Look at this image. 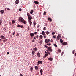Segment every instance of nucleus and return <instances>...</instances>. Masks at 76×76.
Here are the masks:
<instances>
[{
  "instance_id": "dca6fc26",
  "label": "nucleus",
  "mask_w": 76,
  "mask_h": 76,
  "mask_svg": "<svg viewBox=\"0 0 76 76\" xmlns=\"http://www.w3.org/2000/svg\"><path fill=\"white\" fill-rule=\"evenodd\" d=\"M40 72L41 75H42V72H43V71L42 70V69H41L40 70Z\"/></svg>"
},
{
  "instance_id": "0e129e2a",
  "label": "nucleus",
  "mask_w": 76,
  "mask_h": 76,
  "mask_svg": "<svg viewBox=\"0 0 76 76\" xmlns=\"http://www.w3.org/2000/svg\"><path fill=\"white\" fill-rule=\"evenodd\" d=\"M0 76H1V75H0Z\"/></svg>"
},
{
  "instance_id": "f03ea898",
  "label": "nucleus",
  "mask_w": 76,
  "mask_h": 76,
  "mask_svg": "<svg viewBox=\"0 0 76 76\" xmlns=\"http://www.w3.org/2000/svg\"><path fill=\"white\" fill-rule=\"evenodd\" d=\"M27 16H28V18L29 20H31L32 19V17L31 16V15L28 13L27 14Z\"/></svg>"
},
{
  "instance_id": "13d9d810",
  "label": "nucleus",
  "mask_w": 76,
  "mask_h": 76,
  "mask_svg": "<svg viewBox=\"0 0 76 76\" xmlns=\"http://www.w3.org/2000/svg\"><path fill=\"white\" fill-rule=\"evenodd\" d=\"M75 56L76 57V53L75 54Z\"/></svg>"
},
{
  "instance_id": "c9c22d12",
  "label": "nucleus",
  "mask_w": 76,
  "mask_h": 76,
  "mask_svg": "<svg viewBox=\"0 0 76 76\" xmlns=\"http://www.w3.org/2000/svg\"><path fill=\"white\" fill-rule=\"evenodd\" d=\"M12 23L13 24L15 23V21L14 20L12 21Z\"/></svg>"
},
{
  "instance_id": "58836bf2",
  "label": "nucleus",
  "mask_w": 76,
  "mask_h": 76,
  "mask_svg": "<svg viewBox=\"0 0 76 76\" xmlns=\"http://www.w3.org/2000/svg\"><path fill=\"white\" fill-rule=\"evenodd\" d=\"M19 11H22V9L21 8H20L19 9Z\"/></svg>"
},
{
  "instance_id": "f8f14e48",
  "label": "nucleus",
  "mask_w": 76,
  "mask_h": 76,
  "mask_svg": "<svg viewBox=\"0 0 76 76\" xmlns=\"http://www.w3.org/2000/svg\"><path fill=\"white\" fill-rule=\"evenodd\" d=\"M48 20H50V22H52V19L50 17H48Z\"/></svg>"
},
{
  "instance_id": "49530a36",
  "label": "nucleus",
  "mask_w": 76,
  "mask_h": 76,
  "mask_svg": "<svg viewBox=\"0 0 76 76\" xmlns=\"http://www.w3.org/2000/svg\"><path fill=\"white\" fill-rule=\"evenodd\" d=\"M7 10H10V9H9V8H7Z\"/></svg>"
},
{
  "instance_id": "9b49d317",
  "label": "nucleus",
  "mask_w": 76,
  "mask_h": 76,
  "mask_svg": "<svg viewBox=\"0 0 76 76\" xmlns=\"http://www.w3.org/2000/svg\"><path fill=\"white\" fill-rule=\"evenodd\" d=\"M37 57H39L41 56L40 55V53H39V52H38L37 53Z\"/></svg>"
},
{
  "instance_id": "72a5a7b5",
  "label": "nucleus",
  "mask_w": 76,
  "mask_h": 76,
  "mask_svg": "<svg viewBox=\"0 0 76 76\" xmlns=\"http://www.w3.org/2000/svg\"><path fill=\"white\" fill-rule=\"evenodd\" d=\"M43 30H46V28L45 27H44V28H43Z\"/></svg>"
},
{
  "instance_id": "bb28decb",
  "label": "nucleus",
  "mask_w": 76,
  "mask_h": 76,
  "mask_svg": "<svg viewBox=\"0 0 76 76\" xmlns=\"http://www.w3.org/2000/svg\"><path fill=\"white\" fill-rule=\"evenodd\" d=\"M33 12H34V11L33 10H31V11L30 13L31 14H32Z\"/></svg>"
},
{
  "instance_id": "ddd939ff",
  "label": "nucleus",
  "mask_w": 76,
  "mask_h": 76,
  "mask_svg": "<svg viewBox=\"0 0 76 76\" xmlns=\"http://www.w3.org/2000/svg\"><path fill=\"white\" fill-rule=\"evenodd\" d=\"M48 60H50V61H52L53 60V58H48Z\"/></svg>"
},
{
  "instance_id": "bf43d9fd",
  "label": "nucleus",
  "mask_w": 76,
  "mask_h": 76,
  "mask_svg": "<svg viewBox=\"0 0 76 76\" xmlns=\"http://www.w3.org/2000/svg\"><path fill=\"white\" fill-rule=\"evenodd\" d=\"M0 41H1V39H0Z\"/></svg>"
},
{
  "instance_id": "6e6d98bb",
  "label": "nucleus",
  "mask_w": 76,
  "mask_h": 76,
  "mask_svg": "<svg viewBox=\"0 0 76 76\" xmlns=\"http://www.w3.org/2000/svg\"><path fill=\"white\" fill-rule=\"evenodd\" d=\"M50 41L51 42H53V40L51 39L50 40Z\"/></svg>"
},
{
  "instance_id": "6ab92c4d",
  "label": "nucleus",
  "mask_w": 76,
  "mask_h": 76,
  "mask_svg": "<svg viewBox=\"0 0 76 76\" xmlns=\"http://www.w3.org/2000/svg\"><path fill=\"white\" fill-rule=\"evenodd\" d=\"M32 54H35V50L34 49H33V50L32 52Z\"/></svg>"
},
{
  "instance_id": "052dcab7",
  "label": "nucleus",
  "mask_w": 76,
  "mask_h": 76,
  "mask_svg": "<svg viewBox=\"0 0 76 76\" xmlns=\"http://www.w3.org/2000/svg\"><path fill=\"white\" fill-rule=\"evenodd\" d=\"M45 53H47V52L45 51Z\"/></svg>"
},
{
  "instance_id": "9d476101",
  "label": "nucleus",
  "mask_w": 76,
  "mask_h": 76,
  "mask_svg": "<svg viewBox=\"0 0 76 76\" xmlns=\"http://www.w3.org/2000/svg\"><path fill=\"white\" fill-rule=\"evenodd\" d=\"M30 35L31 36V37H33L34 36V33H31L30 34Z\"/></svg>"
},
{
  "instance_id": "20e7f679",
  "label": "nucleus",
  "mask_w": 76,
  "mask_h": 76,
  "mask_svg": "<svg viewBox=\"0 0 76 76\" xmlns=\"http://www.w3.org/2000/svg\"><path fill=\"white\" fill-rule=\"evenodd\" d=\"M41 34L43 35L44 38H46V37H47V35H46L45 33V32L44 31H42Z\"/></svg>"
},
{
  "instance_id": "e433bc0d",
  "label": "nucleus",
  "mask_w": 76,
  "mask_h": 76,
  "mask_svg": "<svg viewBox=\"0 0 76 76\" xmlns=\"http://www.w3.org/2000/svg\"><path fill=\"white\" fill-rule=\"evenodd\" d=\"M19 33H17L16 34L17 37H18L19 36Z\"/></svg>"
},
{
  "instance_id": "4be33fe9",
  "label": "nucleus",
  "mask_w": 76,
  "mask_h": 76,
  "mask_svg": "<svg viewBox=\"0 0 76 76\" xmlns=\"http://www.w3.org/2000/svg\"><path fill=\"white\" fill-rule=\"evenodd\" d=\"M35 70H38V66H36L35 67Z\"/></svg>"
},
{
  "instance_id": "f704fd0d",
  "label": "nucleus",
  "mask_w": 76,
  "mask_h": 76,
  "mask_svg": "<svg viewBox=\"0 0 76 76\" xmlns=\"http://www.w3.org/2000/svg\"><path fill=\"white\" fill-rule=\"evenodd\" d=\"M49 51H48L47 52V53L48 54H49V55H50V52H49Z\"/></svg>"
},
{
  "instance_id": "a211bd4d",
  "label": "nucleus",
  "mask_w": 76,
  "mask_h": 76,
  "mask_svg": "<svg viewBox=\"0 0 76 76\" xmlns=\"http://www.w3.org/2000/svg\"><path fill=\"white\" fill-rule=\"evenodd\" d=\"M38 38V35H37V36H35V37H34V39H36V38Z\"/></svg>"
},
{
  "instance_id": "4d7b16f0",
  "label": "nucleus",
  "mask_w": 76,
  "mask_h": 76,
  "mask_svg": "<svg viewBox=\"0 0 76 76\" xmlns=\"http://www.w3.org/2000/svg\"><path fill=\"white\" fill-rule=\"evenodd\" d=\"M39 26H40L39 25H38L37 26V27H39Z\"/></svg>"
},
{
  "instance_id": "603ef678",
  "label": "nucleus",
  "mask_w": 76,
  "mask_h": 76,
  "mask_svg": "<svg viewBox=\"0 0 76 76\" xmlns=\"http://www.w3.org/2000/svg\"><path fill=\"white\" fill-rule=\"evenodd\" d=\"M37 34V32H34V34H35V35H36V34Z\"/></svg>"
},
{
  "instance_id": "473e14b6",
  "label": "nucleus",
  "mask_w": 76,
  "mask_h": 76,
  "mask_svg": "<svg viewBox=\"0 0 76 76\" xmlns=\"http://www.w3.org/2000/svg\"><path fill=\"white\" fill-rule=\"evenodd\" d=\"M58 51L59 52V53H61V50H60V49H58Z\"/></svg>"
},
{
  "instance_id": "864d4df0",
  "label": "nucleus",
  "mask_w": 76,
  "mask_h": 76,
  "mask_svg": "<svg viewBox=\"0 0 76 76\" xmlns=\"http://www.w3.org/2000/svg\"><path fill=\"white\" fill-rule=\"evenodd\" d=\"M7 54H9V52H7Z\"/></svg>"
},
{
  "instance_id": "7ed1b4c3",
  "label": "nucleus",
  "mask_w": 76,
  "mask_h": 76,
  "mask_svg": "<svg viewBox=\"0 0 76 76\" xmlns=\"http://www.w3.org/2000/svg\"><path fill=\"white\" fill-rule=\"evenodd\" d=\"M47 49L48 50H47V52H48V51H50V52H52V51H53V50L51 48V47H48Z\"/></svg>"
},
{
  "instance_id": "a18cd8bd",
  "label": "nucleus",
  "mask_w": 76,
  "mask_h": 76,
  "mask_svg": "<svg viewBox=\"0 0 76 76\" xmlns=\"http://www.w3.org/2000/svg\"><path fill=\"white\" fill-rule=\"evenodd\" d=\"M53 37L54 38H56V36H53Z\"/></svg>"
},
{
  "instance_id": "5fc2aeb1",
  "label": "nucleus",
  "mask_w": 76,
  "mask_h": 76,
  "mask_svg": "<svg viewBox=\"0 0 76 76\" xmlns=\"http://www.w3.org/2000/svg\"><path fill=\"white\" fill-rule=\"evenodd\" d=\"M34 41H35V40H32V42H34Z\"/></svg>"
},
{
  "instance_id": "f3484780",
  "label": "nucleus",
  "mask_w": 76,
  "mask_h": 76,
  "mask_svg": "<svg viewBox=\"0 0 76 76\" xmlns=\"http://www.w3.org/2000/svg\"><path fill=\"white\" fill-rule=\"evenodd\" d=\"M38 64H40V63L42 64V61H38Z\"/></svg>"
},
{
  "instance_id": "a19ab883",
  "label": "nucleus",
  "mask_w": 76,
  "mask_h": 76,
  "mask_svg": "<svg viewBox=\"0 0 76 76\" xmlns=\"http://www.w3.org/2000/svg\"><path fill=\"white\" fill-rule=\"evenodd\" d=\"M15 31L13 32L12 33V35H15Z\"/></svg>"
},
{
  "instance_id": "5701e85b",
  "label": "nucleus",
  "mask_w": 76,
  "mask_h": 76,
  "mask_svg": "<svg viewBox=\"0 0 76 76\" xmlns=\"http://www.w3.org/2000/svg\"><path fill=\"white\" fill-rule=\"evenodd\" d=\"M4 11L3 10H1L0 11V12H1V13H4Z\"/></svg>"
},
{
  "instance_id": "e2e57ef3",
  "label": "nucleus",
  "mask_w": 76,
  "mask_h": 76,
  "mask_svg": "<svg viewBox=\"0 0 76 76\" xmlns=\"http://www.w3.org/2000/svg\"><path fill=\"white\" fill-rule=\"evenodd\" d=\"M4 30H5V31H6V29L4 28Z\"/></svg>"
},
{
  "instance_id": "7c9ffc66",
  "label": "nucleus",
  "mask_w": 76,
  "mask_h": 76,
  "mask_svg": "<svg viewBox=\"0 0 76 76\" xmlns=\"http://www.w3.org/2000/svg\"><path fill=\"white\" fill-rule=\"evenodd\" d=\"M30 70L31 71H32L33 70V68L32 67L30 68Z\"/></svg>"
},
{
  "instance_id": "de8ad7c7",
  "label": "nucleus",
  "mask_w": 76,
  "mask_h": 76,
  "mask_svg": "<svg viewBox=\"0 0 76 76\" xmlns=\"http://www.w3.org/2000/svg\"><path fill=\"white\" fill-rule=\"evenodd\" d=\"M58 39V38H57L56 39V41H59V39Z\"/></svg>"
},
{
  "instance_id": "3c124183",
  "label": "nucleus",
  "mask_w": 76,
  "mask_h": 76,
  "mask_svg": "<svg viewBox=\"0 0 76 76\" xmlns=\"http://www.w3.org/2000/svg\"><path fill=\"white\" fill-rule=\"evenodd\" d=\"M20 76H23V75L22 74H20Z\"/></svg>"
},
{
  "instance_id": "b1692460",
  "label": "nucleus",
  "mask_w": 76,
  "mask_h": 76,
  "mask_svg": "<svg viewBox=\"0 0 76 76\" xmlns=\"http://www.w3.org/2000/svg\"><path fill=\"white\" fill-rule=\"evenodd\" d=\"M43 37V36H42V35H40V38L41 39H42Z\"/></svg>"
},
{
  "instance_id": "a878e982",
  "label": "nucleus",
  "mask_w": 76,
  "mask_h": 76,
  "mask_svg": "<svg viewBox=\"0 0 76 76\" xmlns=\"http://www.w3.org/2000/svg\"><path fill=\"white\" fill-rule=\"evenodd\" d=\"M34 3L36 4H38L39 3V2L37 1H35Z\"/></svg>"
},
{
  "instance_id": "1a4fd4ad",
  "label": "nucleus",
  "mask_w": 76,
  "mask_h": 76,
  "mask_svg": "<svg viewBox=\"0 0 76 76\" xmlns=\"http://www.w3.org/2000/svg\"><path fill=\"white\" fill-rule=\"evenodd\" d=\"M28 22H29L30 26H32V21H31V20H28Z\"/></svg>"
},
{
  "instance_id": "6e6552de",
  "label": "nucleus",
  "mask_w": 76,
  "mask_h": 76,
  "mask_svg": "<svg viewBox=\"0 0 76 76\" xmlns=\"http://www.w3.org/2000/svg\"><path fill=\"white\" fill-rule=\"evenodd\" d=\"M50 39H46L45 40V42L46 43H48L50 42Z\"/></svg>"
},
{
  "instance_id": "aec40b11",
  "label": "nucleus",
  "mask_w": 76,
  "mask_h": 76,
  "mask_svg": "<svg viewBox=\"0 0 76 76\" xmlns=\"http://www.w3.org/2000/svg\"><path fill=\"white\" fill-rule=\"evenodd\" d=\"M48 56V54H45V56H44V58H45Z\"/></svg>"
},
{
  "instance_id": "4c0bfd02",
  "label": "nucleus",
  "mask_w": 76,
  "mask_h": 76,
  "mask_svg": "<svg viewBox=\"0 0 76 76\" xmlns=\"http://www.w3.org/2000/svg\"><path fill=\"white\" fill-rule=\"evenodd\" d=\"M34 50H35V51H37V48H34Z\"/></svg>"
},
{
  "instance_id": "cd10ccee",
  "label": "nucleus",
  "mask_w": 76,
  "mask_h": 76,
  "mask_svg": "<svg viewBox=\"0 0 76 76\" xmlns=\"http://www.w3.org/2000/svg\"><path fill=\"white\" fill-rule=\"evenodd\" d=\"M48 43L47 44V45H51V44L50 43Z\"/></svg>"
},
{
  "instance_id": "680f3d73",
  "label": "nucleus",
  "mask_w": 76,
  "mask_h": 76,
  "mask_svg": "<svg viewBox=\"0 0 76 76\" xmlns=\"http://www.w3.org/2000/svg\"><path fill=\"white\" fill-rule=\"evenodd\" d=\"M63 53H64L63 52H62V54H63Z\"/></svg>"
},
{
  "instance_id": "8fccbe9b",
  "label": "nucleus",
  "mask_w": 76,
  "mask_h": 76,
  "mask_svg": "<svg viewBox=\"0 0 76 76\" xmlns=\"http://www.w3.org/2000/svg\"><path fill=\"white\" fill-rule=\"evenodd\" d=\"M45 48H48V46H47V45H45Z\"/></svg>"
},
{
  "instance_id": "2eb2a0df",
  "label": "nucleus",
  "mask_w": 76,
  "mask_h": 76,
  "mask_svg": "<svg viewBox=\"0 0 76 76\" xmlns=\"http://www.w3.org/2000/svg\"><path fill=\"white\" fill-rule=\"evenodd\" d=\"M19 0H16L15 1V3L16 4H18L19 3Z\"/></svg>"
},
{
  "instance_id": "f257e3e1",
  "label": "nucleus",
  "mask_w": 76,
  "mask_h": 76,
  "mask_svg": "<svg viewBox=\"0 0 76 76\" xmlns=\"http://www.w3.org/2000/svg\"><path fill=\"white\" fill-rule=\"evenodd\" d=\"M20 20L21 21V22H22L23 23H24V24H26V21H25V20L23 19V18L22 17H20L19 18Z\"/></svg>"
},
{
  "instance_id": "c756f323",
  "label": "nucleus",
  "mask_w": 76,
  "mask_h": 76,
  "mask_svg": "<svg viewBox=\"0 0 76 76\" xmlns=\"http://www.w3.org/2000/svg\"><path fill=\"white\" fill-rule=\"evenodd\" d=\"M54 46H55V47H57V45H56V44H53Z\"/></svg>"
},
{
  "instance_id": "0eeeda50",
  "label": "nucleus",
  "mask_w": 76,
  "mask_h": 76,
  "mask_svg": "<svg viewBox=\"0 0 76 76\" xmlns=\"http://www.w3.org/2000/svg\"><path fill=\"white\" fill-rule=\"evenodd\" d=\"M61 35L60 34H58V35L57 36V38H58L59 39H60L61 38Z\"/></svg>"
},
{
  "instance_id": "412c9836",
  "label": "nucleus",
  "mask_w": 76,
  "mask_h": 76,
  "mask_svg": "<svg viewBox=\"0 0 76 76\" xmlns=\"http://www.w3.org/2000/svg\"><path fill=\"white\" fill-rule=\"evenodd\" d=\"M45 33L47 35H48L49 34H50V32L47 31L46 32H45Z\"/></svg>"
},
{
  "instance_id": "393cba45",
  "label": "nucleus",
  "mask_w": 76,
  "mask_h": 76,
  "mask_svg": "<svg viewBox=\"0 0 76 76\" xmlns=\"http://www.w3.org/2000/svg\"><path fill=\"white\" fill-rule=\"evenodd\" d=\"M33 24L34 25V26H35V25H36V22H35V21H34Z\"/></svg>"
},
{
  "instance_id": "c03bdc74",
  "label": "nucleus",
  "mask_w": 76,
  "mask_h": 76,
  "mask_svg": "<svg viewBox=\"0 0 76 76\" xmlns=\"http://www.w3.org/2000/svg\"><path fill=\"white\" fill-rule=\"evenodd\" d=\"M1 22H2V21L1 20H0V25H1Z\"/></svg>"
},
{
  "instance_id": "2f4dec72",
  "label": "nucleus",
  "mask_w": 76,
  "mask_h": 76,
  "mask_svg": "<svg viewBox=\"0 0 76 76\" xmlns=\"http://www.w3.org/2000/svg\"><path fill=\"white\" fill-rule=\"evenodd\" d=\"M46 15V12H44L43 13V15L44 16L45 15Z\"/></svg>"
},
{
  "instance_id": "4468645a",
  "label": "nucleus",
  "mask_w": 76,
  "mask_h": 76,
  "mask_svg": "<svg viewBox=\"0 0 76 76\" xmlns=\"http://www.w3.org/2000/svg\"><path fill=\"white\" fill-rule=\"evenodd\" d=\"M67 42H64V43H62V44L63 45H67Z\"/></svg>"
},
{
  "instance_id": "423d86ee",
  "label": "nucleus",
  "mask_w": 76,
  "mask_h": 76,
  "mask_svg": "<svg viewBox=\"0 0 76 76\" xmlns=\"http://www.w3.org/2000/svg\"><path fill=\"white\" fill-rule=\"evenodd\" d=\"M17 27H18V28L21 27V28H24L23 26H21V25H18L17 26Z\"/></svg>"
},
{
  "instance_id": "ea45409f",
  "label": "nucleus",
  "mask_w": 76,
  "mask_h": 76,
  "mask_svg": "<svg viewBox=\"0 0 76 76\" xmlns=\"http://www.w3.org/2000/svg\"><path fill=\"white\" fill-rule=\"evenodd\" d=\"M7 41V39H5V40H3V42H5V41Z\"/></svg>"
},
{
  "instance_id": "37998d69",
  "label": "nucleus",
  "mask_w": 76,
  "mask_h": 76,
  "mask_svg": "<svg viewBox=\"0 0 76 76\" xmlns=\"http://www.w3.org/2000/svg\"><path fill=\"white\" fill-rule=\"evenodd\" d=\"M74 53H75V50H74L72 51L73 54H74Z\"/></svg>"
},
{
  "instance_id": "69168bd1",
  "label": "nucleus",
  "mask_w": 76,
  "mask_h": 76,
  "mask_svg": "<svg viewBox=\"0 0 76 76\" xmlns=\"http://www.w3.org/2000/svg\"><path fill=\"white\" fill-rule=\"evenodd\" d=\"M11 36V37H12V36Z\"/></svg>"
},
{
  "instance_id": "39448f33",
  "label": "nucleus",
  "mask_w": 76,
  "mask_h": 76,
  "mask_svg": "<svg viewBox=\"0 0 76 76\" xmlns=\"http://www.w3.org/2000/svg\"><path fill=\"white\" fill-rule=\"evenodd\" d=\"M0 38H1V39H4L6 38V37L3 35H1L0 37Z\"/></svg>"
},
{
  "instance_id": "c85d7f7f",
  "label": "nucleus",
  "mask_w": 76,
  "mask_h": 76,
  "mask_svg": "<svg viewBox=\"0 0 76 76\" xmlns=\"http://www.w3.org/2000/svg\"><path fill=\"white\" fill-rule=\"evenodd\" d=\"M60 41L61 43H63V41L62 39H60Z\"/></svg>"
},
{
  "instance_id": "338daca9",
  "label": "nucleus",
  "mask_w": 76,
  "mask_h": 76,
  "mask_svg": "<svg viewBox=\"0 0 76 76\" xmlns=\"http://www.w3.org/2000/svg\"><path fill=\"white\" fill-rule=\"evenodd\" d=\"M11 36V37H12V36Z\"/></svg>"
},
{
  "instance_id": "09e8293b",
  "label": "nucleus",
  "mask_w": 76,
  "mask_h": 76,
  "mask_svg": "<svg viewBox=\"0 0 76 76\" xmlns=\"http://www.w3.org/2000/svg\"><path fill=\"white\" fill-rule=\"evenodd\" d=\"M27 29H28V31H29V27H28Z\"/></svg>"
},
{
  "instance_id": "79ce46f5",
  "label": "nucleus",
  "mask_w": 76,
  "mask_h": 76,
  "mask_svg": "<svg viewBox=\"0 0 76 76\" xmlns=\"http://www.w3.org/2000/svg\"><path fill=\"white\" fill-rule=\"evenodd\" d=\"M55 34V32H53L52 33V34L53 35H54Z\"/></svg>"
}]
</instances>
